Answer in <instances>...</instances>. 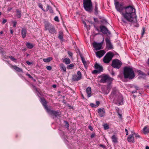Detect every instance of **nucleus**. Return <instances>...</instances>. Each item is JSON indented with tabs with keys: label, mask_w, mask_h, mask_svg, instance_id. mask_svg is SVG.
<instances>
[{
	"label": "nucleus",
	"mask_w": 149,
	"mask_h": 149,
	"mask_svg": "<svg viewBox=\"0 0 149 149\" xmlns=\"http://www.w3.org/2000/svg\"><path fill=\"white\" fill-rule=\"evenodd\" d=\"M114 56L112 52H109L107 53L105 56L104 57L103 61L105 63H108L112 59Z\"/></svg>",
	"instance_id": "0eeeda50"
},
{
	"label": "nucleus",
	"mask_w": 149,
	"mask_h": 149,
	"mask_svg": "<svg viewBox=\"0 0 149 149\" xmlns=\"http://www.w3.org/2000/svg\"><path fill=\"white\" fill-rule=\"evenodd\" d=\"M27 33V30L25 28H22L21 30V34L22 37L23 38H24L26 36Z\"/></svg>",
	"instance_id": "a211bd4d"
},
{
	"label": "nucleus",
	"mask_w": 149,
	"mask_h": 149,
	"mask_svg": "<svg viewBox=\"0 0 149 149\" xmlns=\"http://www.w3.org/2000/svg\"><path fill=\"white\" fill-rule=\"evenodd\" d=\"M104 129L105 130L108 129L109 128L108 125H107V124H104Z\"/></svg>",
	"instance_id": "e433bc0d"
},
{
	"label": "nucleus",
	"mask_w": 149,
	"mask_h": 149,
	"mask_svg": "<svg viewBox=\"0 0 149 149\" xmlns=\"http://www.w3.org/2000/svg\"><path fill=\"white\" fill-rule=\"evenodd\" d=\"M95 68L96 69L98 70L100 72H102L103 70L102 67L97 63H96L95 64Z\"/></svg>",
	"instance_id": "dca6fc26"
},
{
	"label": "nucleus",
	"mask_w": 149,
	"mask_h": 149,
	"mask_svg": "<svg viewBox=\"0 0 149 149\" xmlns=\"http://www.w3.org/2000/svg\"><path fill=\"white\" fill-rule=\"evenodd\" d=\"M47 112L52 115L53 116V118L54 119L55 118L57 117H60L61 115V113L60 111H55L53 110H51L49 108L47 111Z\"/></svg>",
	"instance_id": "6e6552de"
},
{
	"label": "nucleus",
	"mask_w": 149,
	"mask_h": 149,
	"mask_svg": "<svg viewBox=\"0 0 149 149\" xmlns=\"http://www.w3.org/2000/svg\"><path fill=\"white\" fill-rule=\"evenodd\" d=\"M102 44V42L97 43L94 42H93V47L96 50H98L101 49Z\"/></svg>",
	"instance_id": "9b49d317"
},
{
	"label": "nucleus",
	"mask_w": 149,
	"mask_h": 149,
	"mask_svg": "<svg viewBox=\"0 0 149 149\" xmlns=\"http://www.w3.org/2000/svg\"><path fill=\"white\" fill-rule=\"evenodd\" d=\"M111 139L112 142L114 143H117L118 142V139L116 136L113 135L111 137Z\"/></svg>",
	"instance_id": "412c9836"
},
{
	"label": "nucleus",
	"mask_w": 149,
	"mask_h": 149,
	"mask_svg": "<svg viewBox=\"0 0 149 149\" xmlns=\"http://www.w3.org/2000/svg\"><path fill=\"white\" fill-rule=\"evenodd\" d=\"M100 31L103 33L106 34L108 33L109 35L111 34V32L105 26H100Z\"/></svg>",
	"instance_id": "9d476101"
},
{
	"label": "nucleus",
	"mask_w": 149,
	"mask_h": 149,
	"mask_svg": "<svg viewBox=\"0 0 149 149\" xmlns=\"http://www.w3.org/2000/svg\"><path fill=\"white\" fill-rule=\"evenodd\" d=\"M127 141L129 142H134V134L132 133L131 134L128 136L127 138Z\"/></svg>",
	"instance_id": "f3484780"
},
{
	"label": "nucleus",
	"mask_w": 149,
	"mask_h": 149,
	"mask_svg": "<svg viewBox=\"0 0 149 149\" xmlns=\"http://www.w3.org/2000/svg\"><path fill=\"white\" fill-rule=\"evenodd\" d=\"M21 11H19L18 10H16V15L18 18H20L21 16Z\"/></svg>",
	"instance_id": "7c9ffc66"
},
{
	"label": "nucleus",
	"mask_w": 149,
	"mask_h": 149,
	"mask_svg": "<svg viewBox=\"0 0 149 149\" xmlns=\"http://www.w3.org/2000/svg\"><path fill=\"white\" fill-rule=\"evenodd\" d=\"M80 56L82 61L84 65V66L85 68H86L87 67V64L86 63V62L84 58L82 56L81 54L80 55Z\"/></svg>",
	"instance_id": "b1692460"
},
{
	"label": "nucleus",
	"mask_w": 149,
	"mask_h": 149,
	"mask_svg": "<svg viewBox=\"0 0 149 149\" xmlns=\"http://www.w3.org/2000/svg\"><path fill=\"white\" fill-rule=\"evenodd\" d=\"M50 7L49 6V5H47L46 9L45 10H46V12L48 11V10H49V9L50 8Z\"/></svg>",
	"instance_id": "09e8293b"
},
{
	"label": "nucleus",
	"mask_w": 149,
	"mask_h": 149,
	"mask_svg": "<svg viewBox=\"0 0 149 149\" xmlns=\"http://www.w3.org/2000/svg\"><path fill=\"white\" fill-rule=\"evenodd\" d=\"M125 131L126 132V135H127L128 134V130L127 129H125Z\"/></svg>",
	"instance_id": "052dcab7"
},
{
	"label": "nucleus",
	"mask_w": 149,
	"mask_h": 149,
	"mask_svg": "<svg viewBox=\"0 0 149 149\" xmlns=\"http://www.w3.org/2000/svg\"><path fill=\"white\" fill-rule=\"evenodd\" d=\"M8 57L9 58H10L11 60L14 62H16V59L15 58L13 57L12 56H8Z\"/></svg>",
	"instance_id": "72a5a7b5"
},
{
	"label": "nucleus",
	"mask_w": 149,
	"mask_h": 149,
	"mask_svg": "<svg viewBox=\"0 0 149 149\" xmlns=\"http://www.w3.org/2000/svg\"><path fill=\"white\" fill-rule=\"evenodd\" d=\"M86 92L88 94V97H90L91 96V87L89 86L86 89Z\"/></svg>",
	"instance_id": "aec40b11"
},
{
	"label": "nucleus",
	"mask_w": 149,
	"mask_h": 149,
	"mask_svg": "<svg viewBox=\"0 0 149 149\" xmlns=\"http://www.w3.org/2000/svg\"><path fill=\"white\" fill-rule=\"evenodd\" d=\"M7 22V20L6 19H4L2 21V23L3 24H5Z\"/></svg>",
	"instance_id": "bf43d9fd"
},
{
	"label": "nucleus",
	"mask_w": 149,
	"mask_h": 149,
	"mask_svg": "<svg viewBox=\"0 0 149 149\" xmlns=\"http://www.w3.org/2000/svg\"><path fill=\"white\" fill-rule=\"evenodd\" d=\"M58 38L61 41H63V33L62 32H60Z\"/></svg>",
	"instance_id": "bb28decb"
},
{
	"label": "nucleus",
	"mask_w": 149,
	"mask_h": 149,
	"mask_svg": "<svg viewBox=\"0 0 149 149\" xmlns=\"http://www.w3.org/2000/svg\"><path fill=\"white\" fill-rule=\"evenodd\" d=\"M106 42L107 47L109 49H111L113 48V46L111 43L110 39L108 38H106L105 39Z\"/></svg>",
	"instance_id": "ddd939ff"
},
{
	"label": "nucleus",
	"mask_w": 149,
	"mask_h": 149,
	"mask_svg": "<svg viewBox=\"0 0 149 149\" xmlns=\"http://www.w3.org/2000/svg\"><path fill=\"white\" fill-rule=\"evenodd\" d=\"M145 28L144 27H143L142 29V32L141 33V37H142L144 34L145 33Z\"/></svg>",
	"instance_id": "c9c22d12"
},
{
	"label": "nucleus",
	"mask_w": 149,
	"mask_h": 149,
	"mask_svg": "<svg viewBox=\"0 0 149 149\" xmlns=\"http://www.w3.org/2000/svg\"><path fill=\"white\" fill-rule=\"evenodd\" d=\"M118 115L119 116V118H121L122 119V115L121 114H120L118 112Z\"/></svg>",
	"instance_id": "13d9d810"
},
{
	"label": "nucleus",
	"mask_w": 149,
	"mask_h": 149,
	"mask_svg": "<svg viewBox=\"0 0 149 149\" xmlns=\"http://www.w3.org/2000/svg\"><path fill=\"white\" fill-rule=\"evenodd\" d=\"M35 89L36 90V92L39 93L38 89L37 88H36Z\"/></svg>",
	"instance_id": "774afa93"
},
{
	"label": "nucleus",
	"mask_w": 149,
	"mask_h": 149,
	"mask_svg": "<svg viewBox=\"0 0 149 149\" xmlns=\"http://www.w3.org/2000/svg\"><path fill=\"white\" fill-rule=\"evenodd\" d=\"M90 106L96 108L97 107V106L96 104H94L93 103L90 104Z\"/></svg>",
	"instance_id": "79ce46f5"
},
{
	"label": "nucleus",
	"mask_w": 149,
	"mask_h": 149,
	"mask_svg": "<svg viewBox=\"0 0 149 149\" xmlns=\"http://www.w3.org/2000/svg\"><path fill=\"white\" fill-rule=\"evenodd\" d=\"M26 63L28 65H31L32 63V62H30L29 61H26Z\"/></svg>",
	"instance_id": "864d4df0"
},
{
	"label": "nucleus",
	"mask_w": 149,
	"mask_h": 149,
	"mask_svg": "<svg viewBox=\"0 0 149 149\" xmlns=\"http://www.w3.org/2000/svg\"><path fill=\"white\" fill-rule=\"evenodd\" d=\"M110 98L111 99H113V102L116 104H123V97L116 88H113Z\"/></svg>",
	"instance_id": "f03ea898"
},
{
	"label": "nucleus",
	"mask_w": 149,
	"mask_h": 149,
	"mask_svg": "<svg viewBox=\"0 0 149 149\" xmlns=\"http://www.w3.org/2000/svg\"><path fill=\"white\" fill-rule=\"evenodd\" d=\"M122 64V63L120 61L116 59L112 61L111 65L114 68L119 69L121 67Z\"/></svg>",
	"instance_id": "1a4fd4ad"
},
{
	"label": "nucleus",
	"mask_w": 149,
	"mask_h": 149,
	"mask_svg": "<svg viewBox=\"0 0 149 149\" xmlns=\"http://www.w3.org/2000/svg\"><path fill=\"white\" fill-rule=\"evenodd\" d=\"M46 68L47 70H50L52 69V67L51 66L49 65L47 66L46 67Z\"/></svg>",
	"instance_id": "a19ab883"
},
{
	"label": "nucleus",
	"mask_w": 149,
	"mask_h": 149,
	"mask_svg": "<svg viewBox=\"0 0 149 149\" xmlns=\"http://www.w3.org/2000/svg\"><path fill=\"white\" fill-rule=\"evenodd\" d=\"M49 12L51 13H53V10L52 8L50 7L49 9Z\"/></svg>",
	"instance_id": "8fccbe9b"
},
{
	"label": "nucleus",
	"mask_w": 149,
	"mask_h": 149,
	"mask_svg": "<svg viewBox=\"0 0 149 149\" xmlns=\"http://www.w3.org/2000/svg\"><path fill=\"white\" fill-rule=\"evenodd\" d=\"M136 90H138L139 88L137 86H134L133 87Z\"/></svg>",
	"instance_id": "4d7b16f0"
},
{
	"label": "nucleus",
	"mask_w": 149,
	"mask_h": 149,
	"mask_svg": "<svg viewBox=\"0 0 149 149\" xmlns=\"http://www.w3.org/2000/svg\"><path fill=\"white\" fill-rule=\"evenodd\" d=\"M105 53V52L104 50H101L96 52V55L99 58H101Z\"/></svg>",
	"instance_id": "2eb2a0df"
},
{
	"label": "nucleus",
	"mask_w": 149,
	"mask_h": 149,
	"mask_svg": "<svg viewBox=\"0 0 149 149\" xmlns=\"http://www.w3.org/2000/svg\"><path fill=\"white\" fill-rule=\"evenodd\" d=\"M83 24H84V26L85 27H86V23L84 21H83Z\"/></svg>",
	"instance_id": "0e129e2a"
},
{
	"label": "nucleus",
	"mask_w": 149,
	"mask_h": 149,
	"mask_svg": "<svg viewBox=\"0 0 149 149\" xmlns=\"http://www.w3.org/2000/svg\"><path fill=\"white\" fill-rule=\"evenodd\" d=\"M107 89L110 90L111 89V86L110 84H109L107 86Z\"/></svg>",
	"instance_id": "603ef678"
},
{
	"label": "nucleus",
	"mask_w": 149,
	"mask_h": 149,
	"mask_svg": "<svg viewBox=\"0 0 149 149\" xmlns=\"http://www.w3.org/2000/svg\"><path fill=\"white\" fill-rule=\"evenodd\" d=\"M96 105L97 106V107H98L100 104V102L99 101H97L96 102Z\"/></svg>",
	"instance_id": "5fc2aeb1"
},
{
	"label": "nucleus",
	"mask_w": 149,
	"mask_h": 149,
	"mask_svg": "<svg viewBox=\"0 0 149 149\" xmlns=\"http://www.w3.org/2000/svg\"><path fill=\"white\" fill-rule=\"evenodd\" d=\"M123 75L125 78L131 79L135 77L134 72L132 67L125 66L123 69Z\"/></svg>",
	"instance_id": "7ed1b4c3"
},
{
	"label": "nucleus",
	"mask_w": 149,
	"mask_h": 149,
	"mask_svg": "<svg viewBox=\"0 0 149 149\" xmlns=\"http://www.w3.org/2000/svg\"><path fill=\"white\" fill-rule=\"evenodd\" d=\"M68 54L69 56L71 57H72V54L71 52L70 51H68Z\"/></svg>",
	"instance_id": "a18cd8bd"
},
{
	"label": "nucleus",
	"mask_w": 149,
	"mask_h": 149,
	"mask_svg": "<svg viewBox=\"0 0 149 149\" xmlns=\"http://www.w3.org/2000/svg\"><path fill=\"white\" fill-rule=\"evenodd\" d=\"M81 79L80 77H78L77 75H74L72 76V79L74 81H78Z\"/></svg>",
	"instance_id": "5701e85b"
},
{
	"label": "nucleus",
	"mask_w": 149,
	"mask_h": 149,
	"mask_svg": "<svg viewBox=\"0 0 149 149\" xmlns=\"http://www.w3.org/2000/svg\"><path fill=\"white\" fill-rule=\"evenodd\" d=\"M95 136V134L94 133V134H92L91 136V138H93Z\"/></svg>",
	"instance_id": "6e6d98bb"
},
{
	"label": "nucleus",
	"mask_w": 149,
	"mask_h": 149,
	"mask_svg": "<svg viewBox=\"0 0 149 149\" xmlns=\"http://www.w3.org/2000/svg\"><path fill=\"white\" fill-rule=\"evenodd\" d=\"M52 57H49L47 58H44L43 59V61L45 62L48 63L50 62L52 60Z\"/></svg>",
	"instance_id": "cd10ccee"
},
{
	"label": "nucleus",
	"mask_w": 149,
	"mask_h": 149,
	"mask_svg": "<svg viewBox=\"0 0 149 149\" xmlns=\"http://www.w3.org/2000/svg\"><path fill=\"white\" fill-rule=\"evenodd\" d=\"M123 0H114V5L116 10L122 15L121 21L124 23L127 22L132 23L137 22L135 9L132 6H125L124 3H120Z\"/></svg>",
	"instance_id": "f257e3e1"
},
{
	"label": "nucleus",
	"mask_w": 149,
	"mask_h": 149,
	"mask_svg": "<svg viewBox=\"0 0 149 149\" xmlns=\"http://www.w3.org/2000/svg\"><path fill=\"white\" fill-rule=\"evenodd\" d=\"M77 74L78 77H80L81 78V72L80 71H78L77 72Z\"/></svg>",
	"instance_id": "37998d69"
},
{
	"label": "nucleus",
	"mask_w": 149,
	"mask_h": 149,
	"mask_svg": "<svg viewBox=\"0 0 149 149\" xmlns=\"http://www.w3.org/2000/svg\"><path fill=\"white\" fill-rule=\"evenodd\" d=\"M26 45L27 47L29 49H32L33 47V45L29 42H27L26 44Z\"/></svg>",
	"instance_id": "c756f323"
},
{
	"label": "nucleus",
	"mask_w": 149,
	"mask_h": 149,
	"mask_svg": "<svg viewBox=\"0 0 149 149\" xmlns=\"http://www.w3.org/2000/svg\"><path fill=\"white\" fill-rule=\"evenodd\" d=\"M13 31L12 29H10V32L11 34H13Z\"/></svg>",
	"instance_id": "69168bd1"
},
{
	"label": "nucleus",
	"mask_w": 149,
	"mask_h": 149,
	"mask_svg": "<svg viewBox=\"0 0 149 149\" xmlns=\"http://www.w3.org/2000/svg\"><path fill=\"white\" fill-rule=\"evenodd\" d=\"M100 72H99L97 70H93L92 72V73L94 74H96L98 73H100Z\"/></svg>",
	"instance_id": "58836bf2"
},
{
	"label": "nucleus",
	"mask_w": 149,
	"mask_h": 149,
	"mask_svg": "<svg viewBox=\"0 0 149 149\" xmlns=\"http://www.w3.org/2000/svg\"><path fill=\"white\" fill-rule=\"evenodd\" d=\"M100 147H103V148H104V145H102V144H100Z\"/></svg>",
	"instance_id": "338daca9"
},
{
	"label": "nucleus",
	"mask_w": 149,
	"mask_h": 149,
	"mask_svg": "<svg viewBox=\"0 0 149 149\" xmlns=\"http://www.w3.org/2000/svg\"><path fill=\"white\" fill-rule=\"evenodd\" d=\"M59 66L61 70L65 72H66V68L65 67L63 63H61L60 64Z\"/></svg>",
	"instance_id": "4be33fe9"
},
{
	"label": "nucleus",
	"mask_w": 149,
	"mask_h": 149,
	"mask_svg": "<svg viewBox=\"0 0 149 149\" xmlns=\"http://www.w3.org/2000/svg\"><path fill=\"white\" fill-rule=\"evenodd\" d=\"M26 76H27L29 77V78H31L32 79H33V77H32V76H31L30 74H28V73H27L26 74Z\"/></svg>",
	"instance_id": "de8ad7c7"
},
{
	"label": "nucleus",
	"mask_w": 149,
	"mask_h": 149,
	"mask_svg": "<svg viewBox=\"0 0 149 149\" xmlns=\"http://www.w3.org/2000/svg\"><path fill=\"white\" fill-rule=\"evenodd\" d=\"M97 112L100 117H103L105 115V111L104 108L99 109L97 111Z\"/></svg>",
	"instance_id": "4468645a"
},
{
	"label": "nucleus",
	"mask_w": 149,
	"mask_h": 149,
	"mask_svg": "<svg viewBox=\"0 0 149 149\" xmlns=\"http://www.w3.org/2000/svg\"><path fill=\"white\" fill-rule=\"evenodd\" d=\"M54 20L55 21H57V22H59V20L58 18V17L57 16H56L54 18Z\"/></svg>",
	"instance_id": "c03bdc74"
},
{
	"label": "nucleus",
	"mask_w": 149,
	"mask_h": 149,
	"mask_svg": "<svg viewBox=\"0 0 149 149\" xmlns=\"http://www.w3.org/2000/svg\"><path fill=\"white\" fill-rule=\"evenodd\" d=\"M137 72L139 74V75H141L145 77L146 76V75L144 72H142L140 70H138Z\"/></svg>",
	"instance_id": "c85d7f7f"
},
{
	"label": "nucleus",
	"mask_w": 149,
	"mask_h": 149,
	"mask_svg": "<svg viewBox=\"0 0 149 149\" xmlns=\"http://www.w3.org/2000/svg\"><path fill=\"white\" fill-rule=\"evenodd\" d=\"M111 74L112 76H114V75H115V72H114L113 71H112L111 72Z\"/></svg>",
	"instance_id": "680f3d73"
},
{
	"label": "nucleus",
	"mask_w": 149,
	"mask_h": 149,
	"mask_svg": "<svg viewBox=\"0 0 149 149\" xmlns=\"http://www.w3.org/2000/svg\"><path fill=\"white\" fill-rule=\"evenodd\" d=\"M40 102L46 111L49 109L47 105V102L44 97L40 98Z\"/></svg>",
	"instance_id": "f8f14e48"
},
{
	"label": "nucleus",
	"mask_w": 149,
	"mask_h": 149,
	"mask_svg": "<svg viewBox=\"0 0 149 149\" xmlns=\"http://www.w3.org/2000/svg\"><path fill=\"white\" fill-rule=\"evenodd\" d=\"M143 133L146 134L149 132V130L148 128V126H145L143 129Z\"/></svg>",
	"instance_id": "a878e982"
},
{
	"label": "nucleus",
	"mask_w": 149,
	"mask_h": 149,
	"mask_svg": "<svg viewBox=\"0 0 149 149\" xmlns=\"http://www.w3.org/2000/svg\"><path fill=\"white\" fill-rule=\"evenodd\" d=\"M64 122L65 123V127H66L67 128H68L69 127V125L68 124V122L67 121H64Z\"/></svg>",
	"instance_id": "4c0bfd02"
},
{
	"label": "nucleus",
	"mask_w": 149,
	"mask_h": 149,
	"mask_svg": "<svg viewBox=\"0 0 149 149\" xmlns=\"http://www.w3.org/2000/svg\"><path fill=\"white\" fill-rule=\"evenodd\" d=\"M132 133L133 134H134L136 138H139L140 137V136L138 134H137L136 133H134V132H132Z\"/></svg>",
	"instance_id": "49530a36"
},
{
	"label": "nucleus",
	"mask_w": 149,
	"mask_h": 149,
	"mask_svg": "<svg viewBox=\"0 0 149 149\" xmlns=\"http://www.w3.org/2000/svg\"><path fill=\"white\" fill-rule=\"evenodd\" d=\"M95 15H97L98 14V8L97 4V3H95Z\"/></svg>",
	"instance_id": "2f4dec72"
},
{
	"label": "nucleus",
	"mask_w": 149,
	"mask_h": 149,
	"mask_svg": "<svg viewBox=\"0 0 149 149\" xmlns=\"http://www.w3.org/2000/svg\"><path fill=\"white\" fill-rule=\"evenodd\" d=\"M12 22L13 23V27H16V24H17V22L14 21H12Z\"/></svg>",
	"instance_id": "ea45409f"
},
{
	"label": "nucleus",
	"mask_w": 149,
	"mask_h": 149,
	"mask_svg": "<svg viewBox=\"0 0 149 149\" xmlns=\"http://www.w3.org/2000/svg\"><path fill=\"white\" fill-rule=\"evenodd\" d=\"M38 6L41 9H42V10L44 12H46V10L44 9L43 8V6L42 5V4L41 3H39L38 4Z\"/></svg>",
	"instance_id": "473e14b6"
},
{
	"label": "nucleus",
	"mask_w": 149,
	"mask_h": 149,
	"mask_svg": "<svg viewBox=\"0 0 149 149\" xmlns=\"http://www.w3.org/2000/svg\"><path fill=\"white\" fill-rule=\"evenodd\" d=\"M45 30H48L49 32L52 34H56L57 32L54 26L48 22L45 23Z\"/></svg>",
	"instance_id": "39448f33"
},
{
	"label": "nucleus",
	"mask_w": 149,
	"mask_h": 149,
	"mask_svg": "<svg viewBox=\"0 0 149 149\" xmlns=\"http://www.w3.org/2000/svg\"><path fill=\"white\" fill-rule=\"evenodd\" d=\"M83 6L85 10L91 13L92 11V4L91 0H83Z\"/></svg>",
	"instance_id": "20e7f679"
},
{
	"label": "nucleus",
	"mask_w": 149,
	"mask_h": 149,
	"mask_svg": "<svg viewBox=\"0 0 149 149\" xmlns=\"http://www.w3.org/2000/svg\"><path fill=\"white\" fill-rule=\"evenodd\" d=\"M12 9V8H8V11H10Z\"/></svg>",
	"instance_id": "e2e57ef3"
},
{
	"label": "nucleus",
	"mask_w": 149,
	"mask_h": 149,
	"mask_svg": "<svg viewBox=\"0 0 149 149\" xmlns=\"http://www.w3.org/2000/svg\"><path fill=\"white\" fill-rule=\"evenodd\" d=\"M63 62L65 63V64L68 65L70 63L71 61L68 58H65L63 59Z\"/></svg>",
	"instance_id": "393cba45"
},
{
	"label": "nucleus",
	"mask_w": 149,
	"mask_h": 149,
	"mask_svg": "<svg viewBox=\"0 0 149 149\" xmlns=\"http://www.w3.org/2000/svg\"><path fill=\"white\" fill-rule=\"evenodd\" d=\"M88 127L89 129L91 131H92L93 130V127L91 125H89Z\"/></svg>",
	"instance_id": "3c124183"
},
{
	"label": "nucleus",
	"mask_w": 149,
	"mask_h": 149,
	"mask_svg": "<svg viewBox=\"0 0 149 149\" xmlns=\"http://www.w3.org/2000/svg\"><path fill=\"white\" fill-rule=\"evenodd\" d=\"M74 64L72 63L68 65L67 67V68L68 69H70L73 67L74 66Z\"/></svg>",
	"instance_id": "f704fd0d"
},
{
	"label": "nucleus",
	"mask_w": 149,
	"mask_h": 149,
	"mask_svg": "<svg viewBox=\"0 0 149 149\" xmlns=\"http://www.w3.org/2000/svg\"><path fill=\"white\" fill-rule=\"evenodd\" d=\"M11 68H13L16 71L18 72H22V69L20 68L17 67L15 65H12L11 67Z\"/></svg>",
	"instance_id": "6ab92c4d"
},
{
	"label": "nucleus",
	"mask_w": 149,
	"mask_h": 149,
	"mask_svg": "<svg viewBox=\"0 0 149 149\" xmlns=\"http://www.w3.org/2000/svg\"><path fill=\"white\" fill-rule=\"evenodd\" d=\"M100 77L101 78L100 81L101 83L108 82L111 83L113 80V78L107 75L103 74L100 76Z\"/></svg>",
	"instance_id": "423d86ee"
}]
</instances>
